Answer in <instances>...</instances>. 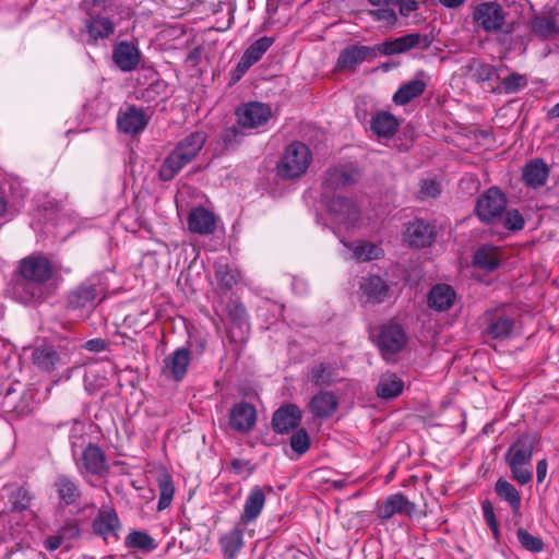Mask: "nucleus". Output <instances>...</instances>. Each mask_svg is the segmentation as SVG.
I'll return each mask as SVG.
<instances>
[{
  "label": "nucleus",
  "mask_w": 559,
  "mask_h": 559,
  "mask_svg": "<svg viewBox=\"0 0 559 559\" xmlns=\"http://www.w3.org/2000/svg\"><path fill=\"white\" fill-rule=\"evenodd\" d=\"M302 412L296 404H286L276 409L272 416V427L277 433H288L301 421Z\"/></svg>",
  "instance_id": "nucleus-18"
},
{
  "label": "nucleus",
  "mask_w": 559,
  "mask_h": 559,
  "mask_svg": "<svg viewBox=\"0 0 559 559\" xmlns=\"http://www.w3.org/2000/svg\"><path fill=\"white\" fill-rule=\"evenodd\" d=\"M127 548L139 549L144 552H151L157 548L154 538L146 532L132 531L124 540Z\"/></svg>",
  "instance_id": "nucleus-41"
},
{
  "label": "nucleus",
  "mask_w": 559,
  "mask_h": 559,
  "mask_svg": "<svg viewBox=\"0 0 559 559\" xmlns=\"http://www.w3.org/2000/svg\"><path fill=\"white\" fill-rule=\"evenodd\" d=\"M219 546L225 557L235 559L237 552L243 546V531L239 527H234L219 538Z\"/></svg>",
  "instance_id": "nucleus-39"
},
{
  "label": "nucleus",
  "mask_w": 559,
  "mask_h": 559,
  "mask_svg": "<svg viewBox=\"0 0 559 559\" xmlns=\"http://www.w3.org/2000/svg\"><path fill=\"white\" fill-rule=\"evenodd\" d=\"M338 401L333 392L321 391L309 402L308 408L317 418H329L337 409Z\"/></svg>",
  "instance_id": "nucleus-29"
},
{
  "label": "nucleus",
  "mask_w": 559,
  "mask_h": 559,
  "mask_svg": "<svg viewBox=\"0 0 559 559\" xmlns=\"http://www.w3.org/2000/svg\"><path fill=\"white\" fill-rule=\"evenodd\" d=\"M106 298V286L99 278H87L67 294V308L71 310L96 306V299Z\"/></svg>",
  "instance_id": "nucleus-3"
},
{
  "label": "nucleus",
  "mask_w": 559,
  "mask_h": 559,
  "mask_svg": "<svg viewBox=\"0 0 559 559\" xmlns=\"http://www.w3.org/2000/svg\"><path fill=\"white\" fill-rule=\"evenodd\" d=\"M474 264L485 271L491 272L499 265V257L495 248L481 247L474 254Z\"/></svg>",
  "instance_id": "nucleus-43"
},
{
  "label": "nucleus",
  "mask_w": 559,
  "mask_h": 559,
  "mask_svg": "<svg viewBox=\"0 0 559 559\" xmlns=\"http://www.w3.org/2000/svg\"><path fill=\"white\" fill-rule=\"evenodd\" d=\"M359 177V173L349 166H333L326 169L324 174L323 187L326 190L335 191L354 185Z\"/></svg>",
  "instance_id": "nucleus-20"
},
{
  "label": "nucleus",
  "mask_w": 559,
  "mask_h": 559,
  "mask_svg": "<svg viewBox=\"0 0 559 559\" xmlns=\"http://www.w3.org/2000/svg\"><path fill=\"white\" fill-rule=\"evenodd\" d=\"M70 350L63 346L41 344L32 353L33 364L40 370L51 372L60 366L69 362Z\"/></svg>",
  "instance_id": "nucleus-5"
},
{
  "label": "nucleus",
  "mask_w": 559,
  "mask_h": 559,
  "mask_svg": "<svg viewBox=\"0 0 559 559\" xmlns=\"http://www.w3.org/2000/svg\"><path fill=\"white\" fill-rule=\"evenodd\" d=\"M404 389V382L394 372H385L377 384V395L383 400L397 397Z\"/></svg>",
  "instance_id": "nucleus-35"
},
{
  "label": "nucleus",
  "mask_w": 559,
  "mask_h": 559,
  "mask_svg": "<svg viewBox=\"0 0 559 559\" xmlns=\"http://www.w3.org/2000/svg\"><path fill=\"white\" fill-rule=\"evenodd\" d=\"M329 212L338 223L354 225L360 216L357 204L343 195L333 197L328 205Z\"/></svg>",
  "instance_id": "nucleus-19"
},
{
  "label": "nucleus",
  "mask_w": 559,
  "mask_h": 559,
  "mask_svg": "<svg viewBox=\"0 0 559 559\" xmlns=\"http://www.w3.org/2000/svg\"><path fill=\"white\" fill-rule=\"evenodd\" d=\"M228 317L238 328H241L247 322L246 309L241 305L235 304L230 306L228 309Z\"/></svg>",
  "instance_id": "nucleus-59"
},
{
  "label": "nucleus",
  "mask_w": 559,
  "mask_h": 559,
  "mask_svg": "<svg viewBox=\"0 0 559 559\" xmlns=\"http://www.w3.org/2000/svg\"><path fill=\"white\" fill-rule=\"evenodd\" d=\"M19 274L28 280H36L45 284H58L55 278V267L48 258L40 254H32L19 262Z\"/></svg>",
  "instance_id": "nucleus-4"
},
{
  "label": "nucleus",
  "mask_w": 559,
  "mask_h": 559,
  "mask_svg": "<svg viewBox=\"0 0 559 559\" xmlns=\"http://www.w3.org/2000/svg\"><path fill=\"white\" fill-rule=\"evenodd\" d=\"M255 420V408L247 402L237 403L230 409L229 425L238 432L246 433L250 431L254 427Z\"/></svg>",
  "instance_id": "nucleus-21"
},
{
  "label": "nucleus",
  "mask_w": 559,
  "mask_h": 559,
  "mask_svg": "<svg viewBox=\"0 0 559 559\" xmlns=\"http://www.w3.org/2000/svg\"><path fill=\"white\" fill-rule=\"evenodd\" d=\"M369 14L376 21L385 22L389 26H393L397 22V15L395 11L389 7H380L379 9L370 10Z\"/></svg>",
  "instance_id": "nucleus-55"
},
{
  "label": "nucleus",
  "mask_w": 559,
  "mask_h": 559,
  "mask_svg": "<svg viewBox=\"0 0 559 559\" xmlns=\"http://www.w3.org/2000/svg\"><path fill=\"white\" fill-rule=\"evenodd\" d=\"M272 110L266 104L252 102L236 110L237 122L242 128H258L269 121Z\"/></svg>",
  "instance_id": "nucleus-13"
},
{
  "label": "nucleus",
  "mask_w": 559,
  "mask_h": 559,
  "mask_svg": "<svg viewBox=\"0 0 559 559\" xmlns=\"http://www.w3.org/2000/svg\"><path fill=\"white\" fill-rule=\"evenodd\" d=\"M516 536L521 546L531 552H540L544 549V542L542 538L536 537L528 533L526 530L520 527L516 531Z\"/></svg>",
  "instance_id": "nucleus-49"
},
{
  "label": "nucleus",
  "mask_w": 559,
  "mask_h": 559,
  "mask_svg": "<svg viewBox=\"0 0 559 559\" xmlns=\"http://www.w3.org/2000/svg\"><path fill=\"white\" fill-rule=\"evenodd\" d=\"M53 486L63 506L75 504L81 499L82 491L79 484L67 475H59Z\"/></svg>",
  "instance_id": "nucleus-31"
},
{
  "label": "nucleus",
  "mask_w": 559,
  "mask_h": 559,
  "mask_svg": "<svg viewBox=\"0 0 559 559\" xmlns=\"http://www.w3.org/2000/svg\"><path fill=\"white\" fill-rule=\"evenodd\" d=\"M507 13L496 1H485L477 4L473 11V20L485 32H499L506 23Z\"/></svg>",
  "instance_id": "nucleus-6"
},
{
  "label": "nucleus",
  "mask_w": 559,
  "mask_h": 559,
  "mask_svg": "<svg viewBox=\"0 0 559 559\" xmlns=\"http://www.w3.org/2000/svg\"><path fill=\"white\" fill-rule=\"evenodd\" d=\"M58 533L63 540L78 538L81 533L80 524L75 520H69L59 528Z\"/></svg>",
  "instance_id": "nucleus-58"
},
{
  "label": "nucleus",
  "mask_w": 559,
  "mask_h": 559,
  "mask_svg": "<svg viewBox=\"0 0 559 559\" xmlns=\"http://www.w3.org/2000/svg\"><path fill=\"white\" fill-rule=\"evenodd\" d=\"M531 29L535 35L546 38L557 33L558 27L554 16L536 15L531 21Z\"/></svg>",
  "instance_id": "nucleus-44"
},
{
  "label": "nucleus",
  "mask_w": 559,
  "mask_h": 559,
  "mask_svg": "<svg viewBox=\"0 0 559 559\" xmlns=\"http://www.w3.org/2000/svg\"><path fill=\"white\" fill-rule=\"evenodd\" d=\"M468 69L472 73V79L477 83L489 81L495 74L493 66L478 61H473Z\"/></svg>",
  "instance_id": "nucleus-50"
},
{
  "label": "nucleus",
  "mask_w": 559,
  "mask_h": 559,
  "mask_svg": "<svg viewBox=\"0 0 559 559\" xmlns=\"http://www.w3.org/2000/svg\"><path fill=\"white\" fill-rule=\"evenodd\" d=\"M290 447L299 455L305 454L310 448V438L305 428L298 429L290 437Z\"/></svg>",
  "instance_id": "nucleus-51"
},
{
  "label": "nucleus",
  "mask_w": 559,
  "mask_h": 559,
  "mask_svg": "<svg viewBox=\"0 0 559 559\" xmlns=\"http://www.w3.org/2000/svg\"><path fill=\"white\" fill-rule=\"evenodd\" d=\"M121 522L112 508H103L92 522L93 533L105 542L110 538L118 539Z\"/></svg>",
  "instance_id": "nucleus-14"
},
{
  "label": "nucleus",
  "mask_w": 559,
  "mask_h": 559,
  "mask_svg": "<svg viewBox=\"0 0 559 559\" xmlns=\"http://www.w3.org/2000/svg\"><path fill=\"white\" fill-rule=\"evenodd\" d=\"M435 237V226L424 219L409 222L403 235L404 241L413 248L428 247L433 242Z\"/></svg>",
  "instance_id": "nucleus-17"
},
{
  "label": "nucleus",
  "mask_w": 559,
  "mask_h": 559,
  "mask_svg": "<svg viewBox=\"0 0 559 559\" xmlns=\"http://www.w3.org/2000/svg\"><path fill=\"white\" fill-rule=\"evenodd\" d=\"M265 503V495L263 490L255 486L247 497L243 506V512L240 516V521L243 524H248L254 521L261 513Z\"/></svg>",
  "instance_id": "nucleus-34"
},
{
  "label": "nucleus",
  "mask_w": 559,
  "mask_h": 559,
  "mask_svg": "<svg viewBox=\"0 0 559 559\" xmlns=\"http://www.w3.org/2000/svg\"><path fill=\"white\" fill-rule=\"evenodd\" d=\"M187 223L189 230L199 235L213 234L216 228L214 214L202 206L191 210Z\"/></svg>",
  "instance_id": "nucleus-26"
},
{
  "label": "nucleus",
  "mask_w": 559,
  "mask_h": 559,
  "mask_svg": "<svg viewBox=\"0 0 559 559\" xmlns=\"http://www.w3.org/2000/svg\"><path fill=\"white\" fill-rule=\"evenodd\" d=\"M274 38L269 36H263L252 43L241 56L242 58L250 61L251 64H255L262 56L267 51V49L273 45Z\"/></svg>",
  "instance_id": "nucleus-46"
},
{
  "label": "nucleus",
  "mask_w": 559,
  "mask_h": 559,
  "mask_svg": "<svg viewBox=\"0 0 559 559\" xmlns=\"http://www.w3.org/2000/svg\"><path fill=\"white\" fill-rule=\"evenodd\" d=\"M189 164L180 154H177L174 150L164 159L159 167L158 176L163 181H169Z\"/></svg>",
  "instance_id": "nucleus-40"
},
{
  "label": "nucleus",
  "mask_w": 559,
  "mask_h": 559,
  "mask_svg": "<svg viewBox=\"0 0 559 559\" xmlns=\"http://www.w3.org/2000/svg\"><path fill=\"white\" fill-rule=\"evenodd\" d=\"M148 123V116L142 108L134 105L127 108L118 116V129L127 134H136L143 131Z\"/></svg>",
  "instance_id": "nucleus-22"
},
{
  "label": "nucleus",
  "mask_w": 559,
  "mask_h": 559,
  "mask_svg": "<svg viewBox=\"0 0 559 559\" xmlns=\"http://www.w3.org/2000/svg\"><path fill=\"white\" fill-rule=\"evenodd\" d=\"M486 333L496 340H502L511 335L514 328V319L504 307L488 310L484 314Z\"/></svg>",
  "instance_id": "nucleus-10"
},
{
  "label": "nucleus",
  "mask_w": 559,
  "mask_h": 559,
  "mask_svg": "<svg viewBox=\"0 0 559 559\" xmlns=\"http://www.w3.org/2000/svg\"><path fill=\"white\" fill-rule=\"evenodd\" d=\"M114 22L103 15H95L84 23V31L87 34V45H96L99 39L109 38L115 33Z\"/></svg>",
  "instance_id": "nucleus-25"
},
{
  "label": "nucleus",
  "mask_w": 559,
  "mask_h": 559,
  "mask_svg": "<svg viewBox=\"0 0 559 559\" xmlns=\"http://www.w3.org/2000/svg\"><path fill=\"white\" fill-rule=\"evenodd\" d=\"M502 85L506 93H516L527 85V78L523 74L513 72L503 79Z\"/></svg>",
  "instance_id": "nucleus-53"
},
{
  "label": "nucleus",
  "mask_w": 559,
  "mask_h": 559,
  "mask_svg": "<svg viewBox=\"0 0 559 559\" xmlns=\"http://www.w3.org/2000/svg\"><path fill=\"white\" fill-rule=\"evenodd\" d=\"M426 82L420 79H414L405 84L393 95V102L396 105H406L416 97H419L426 90Z\"/></svg>",
  "instance_id": "nucleus-37"
},
{
  "label": "nucleus",
  "mask_w": 559,
  "mask_h": 559,
  "mask_svg": "<svg viewBox=\"0 0 559 559\" xmlns=\"http://www.w3.org/2000/svg\"><path fill=\"white\" fill-rule=\"evenodd\" d=\"M549 176V167L543 159H534L527 163L522 173L525 185L530 188H538L546 183Z\"/></svg>",
  "instance_id": "nucleus-32"
},
{
  "label": "nucleus",
  "mask_w": 559,
  "mask_h": 559,
  "mask_svg": "<svg viewBox=\"0 0 559 559\" xmlns=\"http://www.w3.org/2000/svg\"><path fill=\"white\" fill-rule=\"evenodd\" d=\"M252 66L253 64H251L250 61L241 57L236 69L233 72L231 82L235 83L239 81Z\"/></svg>",
  "instance_id": "nucleus-64"
},
{
  "label": "nucleus",
  "mask_w": 559,
  "mask_h": 559,
  "mask_svg": "<svg viewBox=\"0 0 559 559\" xmlns=\"http://www.w3.org/2000/svg\"><path fill=\"white\" fill-rule=\"evenodd\" d=\"M431 39L427 35H421L419 33H412L399 38H395L391 41H384L378 45V50L385 56L404 53L412 48H420L426 50L430 47Z\"/></svg>",
  "instance_id": "nucleus-12"
},
{
  "label": "nucleus",
  "mask_w": 559,
  "mask_h": 559,
  "mask_svg": "<svg viewBox=\"0 0 559 559\" xmlns=\"http://www.w3.org/2000/svg\"><path fill=\"white\" fill-rule=\"evenodd\" d=\"M2 491L7 493V498L10 502L12 512L26 511L34 498L29 487L26 484L21 486L16 484H5L2 487Z\"/></svg>",
  "instance_id": "nucleus-28"
},
{
  "label": "nucleus",
  "mask_w": 559,
  "mask_h": 559,
  "mask_svg": "<svg viewBox=\"0 0 559 559\" xmlns=\"http://www.w3.org/2000/svg\"><path fill=\"white\" fill-rule=\"evenodd\" d=\"M506 206V195L499 188L491 187L478 198L475 211L481 222L489 223L500 217Z\"/></svg>",
  "instance_id": "nucleus-9"
},
{
  "label": "nucleus",
  "mask_w": 559,
  "mask_h": 559,
  "mask_svg": "<svg viewBox=\"0 0 559 559\" xmlns=\"http://www.w3.org/2000/svg\"><path fill=\"white\" fill-rule=\"evenodd\" d=\"M158 490H159V499L157 503V509L159 511L168 508L173 501L175 487L173 484L171 476L169 474H162L157 479Z\"/></svg>",
  "instance_id": "nucleus-45"
},
{
  "label": "nucleus",
  "mask_w": 559,
  "mask_h": 559,
  "mask_svg": "<svg viewBox=\"0 0 559 559\" xmlns=\"http://www.w3.org/2000/svg\"><path fill=\"white\" fill-rule=\"evenodd\" d=\"M206 135L202 131H195L183 138L174 151L180 154L189 163L192 162L205 144Z\"/></svg>",
  "instance_id": "nucleus-33"
},
{
  "label": "nucleus",
  "mask_w": 559,
  "mask_h": 559,
  "mask_svg": "<svg viewBox=\"0 0 559 559\" xmlns=\"http://www.w3.org/2000/svg\"><path fill=\"white\" fill-rule=\"evenodd\" d=\"M377 47L362 45H350L344 48L337 58L336 69L341 72H354L356 68L366 60L373 59L377 56Z\"/></svg>",
  "instance_id": "nucleus-11"
},
{
  "label": "nucleus",
  "mask_w": 559,
  "mask_h": 559,
  "mask_svg": "<svg viewBox=\"0 0 559 559\" xmlns=\"http://www.w3.org/2000/svg\"><path fill=\"white\" fill-rule=\"evenodd\" d=\"M493 490L497 497L510 507L514 519V524L518 525L520 519L522 518V498L519 490L510 481L503 478H499L496 481Z\"/></svg>",
  "instance_id": "nucleus-23"
},
{
  "label": "nucleus",
  "mask_w": 559,
  "mask_h": 559,
  "mask_svg": "<svg viewBox=\"0 0 559 559\" xmlns=\"http://www.w3.org/2000/svg\"><path fill=\"white\" fill-rule=\"evenodd\" d=\"M456 294L448 284L435 285L428 294V306L439 312L449 310L455 301Z\"/></svg>",
  "instance_id": "nucleus-30"
},
{
  "label": "nucleus",
  "mask_w": 559,
  "mask_h": 559,
  "mask_svg": "<svg viewBox=\"0 0 559 559\" xmlns=\"http://www.w3.org/2000/svg\"><path fill=\"white\" fill-rule=\"evenodd\" d=\"M83 347L93 353H100L108 348V342L103 338H92L84 343Z\"/></svg>",
  "instance_id": "nucleus-62"
},
{
  "label": "nucleus",
  "mask_w": 559,
  "mask_h": 559,
  "mask_svg": "<svg viewBox=\"0 0 559 559\" xmlns=\"http://www.w3.org/2000/svg\"><path fill=\"white\" fill-rule=\"evenodd\" d=\"M382 255V248L369 241H360L354 249V257L358 261H371Z\"/></svg>",
  "instance_id": "nucleus-48"
},
{
  "label": "nucleus",
  "mask_w": 559,
  "mask_h": 559,
  "mask_svg": "<svg viewBox=\"0 0 559 559\" xmlns=\"http://www.w3.org/2000/svg\"><path fill=\"white\" fill-rule=\"evenodd\" d=\"M399 128L397 119L388 111H379L371 119V130L379 136L391 138Z\"/></svg>",
  "instance_id": "nucleus-36"
},
{
  "label": "nucleus",
  "mask_w": 559,
  "mask_h": 559,
  "mask_svg": "<svg viewBox=\"0 0 559 559\" xmlns=\"http://www.w3.org/2000/svg\"><path fill=\"white\" fill-rule=\"evenodd\" d=\"M376 343L382 357L389 359L405 347L407 335L400 324L388 323L381 326Z\"/></svg>",
  "instance_id": "nucleus-7"
},
{
  "label": "nucleus",
  "mask_w": 559,
  "mask_h": 559,
  "mask_svg": "<svg viewBox=\"0 0 559 559\" xmlns=\"http://www.w3.org/2000/svg\"><path fill=\"white\" fill-rule=\"evenodd\" d=\"M536 442L537 437L533 432H524L520 435L507 450L504 461L530 464L533 459Z\"/></svg>",
  "instance_id": "nucleus-16"
},
{
  "label": "nucleus",
  "mask_w": 559,
  "mask_h": 559,
  "mask_svg": "<svg viewBox=\"0 0 559 559\" xmlns=\"http://www.w3.org/2000/svg\"><path fill=\"white\" fill-rule=\"evenodd\" d=\"M511 471L512 478L520 485H526L532 481L533 473L526 468L527 464L506 462Z\"/></svg>",
  "instance_id": "nucleus-54"
},
{
  "label": "nucleus",
  "mask_w": 559,
  "mask_h": 559,
  "mask_svg": "<svg viewBox=\"0 0 559 559\" xmlns=\"http://www.w3.org/2000/svg\"><path fill=\"white\" fill-rule=\"evenodd\" d=\"M310 379L311 382L317 386H330L341 381L335 367L324 362H321L311 368Z\"/></svg>",
  "instance_id": "nucleus-38"
},
{
  "label": "nucleus",
  "mask_w": 559,
  "mask_h": 559,
  "mask_svg": "<svg viewBox=\"0 0 559 559\" xmlns=\"http://www.w3.org/2000/svg\"><path fill=\"white\" fill-rule=\"evenodd\" d=\"M58 284H45L36 280H28L19 274L10 284L11 297L26 306L39 305L53 296Z\"/></svg>",
  "instance_id": "nucleus-2"
},
{
  "label": "nucleus",
  "mask_w": 559,
  "mask_h": 559,
  "mask_svg": "<svg viewBox=\"0 0 559 559\" xmlns=\"http://www.w3.org/2000/svg\"><path fill=\"white\" fill-rule=\"evenodd\" d=\"M365 294L376 301H381L388 293V285L380 276H370L364 285Z\"/></svg>",
  "instance_id": "nucleus-47"
},
{
  "label": "nucleus",
  "mask_w": 559,
  "mask_h": 559,
  "mask_svg": "<svg viewBox=\"0 0 559 559\" xmlns=\"http://www.w3.org/2000/svg\"><path fill=\"white\" fill-rule=\"evenodd\" d=\"M416 511V504L409 501L403 493L397 492L383 500L377 508V516L381 520H389L396 514L411 518Z\"/></svg>",
  "instance_id": "nucleus-15"
},
{
  "label": "nucleus",
  "mask_w": 559,
  "mask_h": 559,
  "mask_svg": "<svg viewBox=\"0 0 559 559\" xmlns=\"http://www.w3.org/2000/svg\"><path fill=\"white\" fill-rule=\"evenodd\" d=\"M312 162L310 148L302 142L288 144L276 165L278 177L285 180L296 179L306 174Z\"/></svg>",
  "instance_id": "nucleus-1"
},
{
  "label": "nucleus",
  "mask_w": 559,
  "mask_h": 559,
  "mask_svg": "<svg viewBox=\"0 0 559 559\" xmlns=\"http://www.w3.org/2000/svg\"><path fill=\"white\" fill-rule=\"evenodd\" d=\"M481 510L484 514V520L490 531L492 532L493 537L498 540L500 537V532L498 527V522L496 519L493 504L490 500L486 499L481 502Z\"/></svg>",
  "instance_id": "nucleus-52"
},
{
  "label": "nucleus",
  "mask_w": 559,
  "mask_h": 559,
  "mask_svg": "<svg viewBox=\"0 0 559 559\" xmlns=\"http://www.w3.org/2000/svg\"><path fill=\"white\" fill-rule=\"evenodd\" d=\"M242 136L243 133L240 131L239 127L231 126L224 129L221 139L225 148H229L236 146Z\"/></svg>",
  "instance_id": "nucleus-56"
},
{
  "label": "nucleus",
  "mask_w": 559,
  "mask_h": 559,
  "mask_svg": "<svg viewBox=\"0 0 559 559\" xmlns=\"http://www.w3.org/2000/svg\"><path fill=\"white\" fill-rule=\"evenodd\" d=\"M190 362V352L187 348H178L164 359L163 374L167 378L180 381L187 373Z\"/></svg>",
  "instance_id": "nucleus-24"
},
{
  "label": "nucleus",
  "mask_w": 559,
  "mask_h": 559,
  "mask_svg": "<svg viewBox=\"0 0 559 559\" xmlns=\"http://www.w3.org/2000/svg\"><path fill=\"white\" fill-rule=\"evenodd\" d=\"M230 469L235 474H238V475L243 473L245 471L248 472V474H251L252 471H253V467L250 465L249 461H245V460H241V459H234L230 462Z\"/></svg>",
  "instance_id": "nucleus-63"
},
{
  "label": "nucleus",
  "mask_w": 559,
  "mask_h": 559,
  "mask_svg": "<svg viewBox=\"0 0 559 559\" xmlns=\"http://www.w3.org/2000/svg\"><path fill=\"white\" fill-rule=\"evenodd\" d=\"M420 193L426 197H437L440 193L439 183L435 180H424L420 186Z\"/></svg>",
  "instance_id": "nucleus-61"
},
{
  "label": "nucleus",
  "mask_w": 559,
  "mask_h": 559,
  "mask_svg": "<svg viewBox=\"0 0 559 559\" xmlns=\"http://www.w3.org/2000/svg\"><path fill=\"white\" fill-rule=\"evenodd\" d=\"M112 60L121 71L130 72L138 67L140 53L133 44L121 41L112 50Z\"/></svg>",
  "instance_id": "nucleus-27"
},
{
  "label": "nucleus",
  "mask_w": 559,
  "mask_h": 559,
  "mask_svg": "<svg viewBox=\"0 0 559 559\" xmlns=\"http://www.w3.org/2000/svg\"><path fill=\"white\" fill-rule=\"evenodd\" d=\"M525 221L518 210L507 211L504 217V226L513 231L523 229Z\"/></svg>",
  "instance_id": "nucleus-57"
},
{
  "label": "nucleus",
  "mask_w": 559,
  "mask_h": 559,
  "mask_svg": "<svg viewBox=\"0 0 559 559\" xmlns=\"http://www.w3.org/2000/svg\"><path fill=\"white\" fill-rule=\"evenodd\" d=\"M76 466L82 476L92 475L100 478L109 473L106 453L94 443H88L85 447L80 461L76 462Z\"/></svg>",
  "instance_id": "nucleus-8"
},
{
  "label": "nucleus",
  "mask_w": 559,
  "mask_h": 559,
  "mask_svg": "<svg viewBox=\"0 0 559 559\" xmlns=\"http://www.w3.org/2000/svg\"><path fill=\"white\" fill-rule=\"evenodd\" d=\"M215 277L221 288L230 290L240 281V273L228 264L216 263Z\"/></svg>",
  "instance_id": "nucleus-42"
},
{
  "label": "nucleus",
  "mask_w": 559,
  "mask_h": 559,
  "mask_svg": "<svg viewBox=\"0 0 559 559\" xmlns=\"http://www.w3.org/2000/svg\"><path fill=\"white\" fill-rule=\"evenodd\" d=\"M391 5L399 7L402 16H408L409 13L418 9V3L415 0H391Z\"/></svg>",
  "instance_id": "nucleus-60"
}]
</instances>
